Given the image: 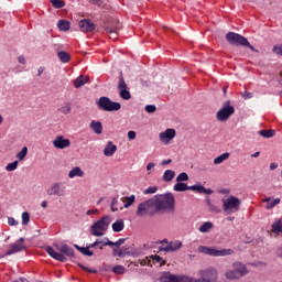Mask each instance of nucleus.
I'll use <instances>...</instances> for the list:
<instances>
[{"label":"nucleus","instance_id":"obj_14","mask_svg":"<svg viewBox=\"0 0 282 282\" xmlns=\"http://www.w3.org/2000/svg\"><path fill=\"white\" fill-rule=\"evenodd\" d=\"M175 135H176L175 129L167 128L165 131L160 132L159 140L163 144H169L171 142V140H173V138H175Z\"/></svg>","mask_w":282,"mask_h":282},{"label":"nucleus","instance_id":"obj_58","mask_svg":"<svg viewBox=\"0 0 282 282\" xmlns=\"http://www.w3.org/2000/svg\"><path fill=\"white\" fill-rule=\"evenodd\" d=\"M105 246H109V245H107V240L106 241L105 240H99V245H98L99 250H102V248H105Z\"/></svg>","mask_w":282,"mask_h":282},{"label":"nucleus","instance_id":"obj_22","mask_svg":"<svg viewBox=\"0 0 282 282\" xmlns=\"http://www.w3.org/2000/svg\"><path fill=\"white\" fill-rule=\"evenodd\" d=\"M85 175V172L83 171V169H80L79 166H75L73 167L69 173H68V177L70 180H74V177H83Z\"/></svg>","mask_w":282,"mask_h":282},{"label":"nucleus","instance_id":"obj_26","mask_svg":"<svg viewBox=\"0 0 282 282\" xmlns=\"http://www.w3.org/2000/svg\"><path fill=\"white\" fill-rule=\"evenodd\" d=\"M259 135L262 138H274L276 135V130L270 129V130H260Z\"/></svg>","mask_w":282,"mask_h":282},{"label":"nucleus","instance_id":"obj_12","mask_svg":"<svg viewBox=\"0 0 282 282\" xmlns=\"http://www.w3.org/2000/svg\"><path fill=\"white\" fill-rule=\"evenodd\" d=\"M119 96L122 100H131V93L127 89V82H124V76L122 72L119 74V83H118Z\"/></svg>","mask_w":282,"mask_h":282},{"label":"nucleus","instance_id":"obj_28","mask_svg":"<svg viewBox=\"0 0 282 282\" xmlns=\"http://www.w3.org/2000/svg\"><path fill=\"white\" fill-rule=\"evenodd\" d=\"M173 188L176 193H184L185 191H188V184L177 182Z\"/></svg>","mask_w":282,"mask_h":282},{"label":"nucleus","instance_id":"obj_9","mask_svg":"<svg viewBox=\"0 0 282 282\" xmlns=\"http://www.w3.org/2000/svg\"><path fill=\"white\" fill-rule=\"evenodd\" d=\"M198 252L208 254L209 257H230V254H235V250L232 249H215L206 246H199Z\"/></svg>","mask_w":282,"mask_h":282},{"label":"nucleus","instance_id":"obj_25","mask_svg":"<svg viewBox=\"0 0 282 282\" xmlns=\"http://www.w3.org/2000/svg\"><path fill=\"white\" fill-rule=\"evenodd\" d=\"M104 241H107L106 245H109L110 247H116V248H120V246H122V243H124V241H127V238H120L119 240H117L116 242L109 240V238H104Z\"/></svg>","mask_w":282,"mask_h":282},{"label":"nucleus","instance_id":"obj_43","mask_svg":"<svg viewBox=\"0 0 282 282\" xmlns=\"http://www.w3.org/2000/svg\"><path fill=\"white\" fill-rule=\"evenodd\" d=\"M30 224V213H22V226H28Z\"/></svg>","mask_w":282,"mask_h":282},{"label":"nucleus","instance_id":"obj_45","mask_svg":"<svg viewBox=\"0 0 282 282\" xmlns=\"http://www.w3.org/2000/svg\"><path fill=\"white\" fill-rule=\"evenodd\" d=\"M78 268H80L82 270H85V272H89L90 274H98V270L87 268L83 263H78Z\"/></svg>","mask_w":282,"mask_h":282},{"label":"nucleus","instance_id":"obj_8","mask_svg":"<svg viewBox=\"0 0 282 282\" xmlns=\"http://www.w3.org/2000/svg\"><path fill=\"white\" fill-rule=\"evenodd\" d=\"M231 116H235V106H232V102L230 100H227L217 111L216 118L219 122H227V120H230Z\"/></svg>","mask_w":282,"mask_h":282},{"label":"nucleus","instance_id":"obj_47","mask_svg":"<svg viewBox=\"0 0 282 282\" xmlns=\"http://www.w3.org/2000/svg\"><path fill=\"white\" fill-rule=\"evenodd\" d=\"M188 191H195L196 193L202 194V192L204 191V185H192V186H188Z\"/></svg>","mask_w":282,"mask_h":282},{"label":"nucleus","instance_id":"obj_37","mask_svg":"<svg viewBox=\"0 0 282 282\" xmlns=\"http://www.w3.org/2000/svg\"><path fill=\"white\" fill-rule=\"evenodd\" d=\"M28 156V147H23L22 150L15 155L18 160L23 161Z\"/></svg>","mask_w":282,"mask_h":282},{"label":"nucleus","instance_id":"obj_7","mask_svg":"<svg viewBox=\"0 0 282 282\" xmlns=\"http://www.w3.org/2000/svg\"><path fill=\"white\" fill-rule=\"evenodd\" d=\"M198 274L200 276L199 279L189 276V282H217V276L219 275L215 268L199 270Z\"/></svg>","mask_w":282,"mask_h":282},{"label":"nucleus","instance_id":"obj_30","mask_svg":"<svg viewBox=\"0 0 282 282\" xmlns=\"http://www.w3.org/2000/svg\"><path fill=\"white\" fill-rule=\"evenodd\" d=\"M57 56H58V58H59V61L62 62V63H69V61H70V56H69V53H67V52H65V51H59L58 53H57Z\"/></svg>","mask_w":282,"mask_h":282},{"label":"nucleus","instance_id":"obj_61","mask_svg":"<svg viewBox=\"0 0 282 282\" xmlns=\"http://www.w3.org/2000/svg\"><path fill=\"white\" fill-rule=\"evenodd\" d=\"M171 162H173V160L169 159V160H163L161 162V166H166V164H171Z\"/></svg>","mask_w":282,"mask_h":282},{"label":"nucleus","instance_id":"obj_39","mask_svg":"<svg viewBox=\"0 0 282 282\" xmlns=\"http://www.w3.org/2000/svg\"><path fill=\"white\" fill-rule=\"evenodd\" d=\"M138 263H140V265H150V268H153V263H151V256L145 257L144 259H139Z\"/></svg>","mask_w":282,"mask_h":282},{"label":"nucleus","instance_id":"obj_55","mask_svg":"<svg viewBox=\"0 0 282 282\" xmlns=\"http://www.w3.org/2000/svg\"><path fill=\"white\" fill-rule=\"evenodd\" d=\"M214 191L212 188L203 187L202 194L204 195H213Z\"/></svg>","mask_w":282,"mask_h":282},{"label":"nucleus","instance_id":"obj_46","mask_svg":"<svg viewBox=\"0 0 282 282\" xmlns=\"http://www.w3.org/2000/svg\"><path fill=\"white\" fill-rule=\"evenodd\" d=\"M112 272L115 274H124L126 269H124V267L118 264V265L113 267Z\"/></svg>","mask_w":282,"mask_h":282},{"label":"nucleus","instance_id":"obj_13","mask_svg":"<svg viewBox=\"0 0 282 282\" xmlns=\"http://www.w3.org/2000/svg\"><path fill=\"white\" fill-rule=\"evenodd\" d=\"M100 240H96L95 242L88 245L87 247H80L78 245H74V248L78 250L84 257H94V251H90L91 248H97V246H100Z\"/></svg>","mask_w":282,"mask_h":282},{"label":"nucleus","instance_id":"obj_24","mask_svg":"<svg viewBox=\"0 0 282 282\" xmlns=\"http://www.w3.org/2000/svg\"><path fill=\"white\" fill-rule=\"evenodd\" d=\"M113 232H122L124 230V220L119 219L112 224Z\"/></svg>","mask_w":282,"mask_h":282},{"label":"nucleus","instance_id":"obj_1","mask_svg":"<svg viewBox=\"0 0 282 282\" xmlns=\"http://www.w3.org/2000/svg\"><path fill=\"white\" fill-rule=\"evenodd\" d=\"M154 197L155 199H148L138 205L135 212L137 217H147V215L153 217L155 213L165 208L164 203L155 204V202H165L167 208H173V206H175V196H173V193L155 195Z\"/></svg>","mask_w":282,"mask_h":282},{"label":"nucleus","instance_id":"obj_19","mask_svg":"<svg viewBox=\"0 0 282 282\" xmlns=\"http://www.w3.org/2000/svg\"><path fill=\"white\" fill-rule=\"evenodd\" d=\"M25 250V245L13 243L10 245V249L6 251V257H10L11 254H17V252H23Z\"/></svg>","mask_w":282,"mask_h":282},{"label":"nucleus","instance_id":"obj_44","mask_svg":"<svg viewBox=\"0 0 282 282\" xmlns=\"http://www.w3.org/2000/svg\"><path fill=\"white\" fill-rule=\"evenodd\" d=\"M126 252L124 251H122V250H120V249H118V248H112V257H120V258H122V257H126Z\"/></svg>","mask_w":282,"mask_h":282},{"label":"nucleus","instance_id":"obj_52","mask_svg":"<svg viewBox=\"0 0 282 282\" xmlns=\"http://www.w3.org/2000/svg\"><path fill=\"white\" fill-rule=\"evenodd\" d=\"M137 135H138V133H135V131H133V130H130L128 132V139L129 140H135Z\"/></svg>","mask_w":282,"mask_h":282},{"label":"nucleus","instance_id":"obj_41","mask_svg":"<svg viewBox=\"0 0 282 282\" xmlns=\"http://www.w3.org/2000/svg\"><path fill=\"white\" fill-rule=\"evenodd\" d=\"M17 169H19V161H13L12 163H9L6 166V171H9V172L17 171Z\"/></svg>","mask_w":282,"mask_h":282},{"label":"nucleus","instance_id":"obj_18","mask_svg":"<svg viewBox=\"0 0 282 282\" xmlns=\"http://www.w3.org/2000/svg\"><path fill=\"white\" fill-rule=\"evenodd\" d=\"M116 151H118V147L113 144L112 141H108L104 149V155H106V158H111L115 155Z\"/></svg>","mask_w":282,"mask_h":282},{"label":"nucleus","instance_id":"obj_2","mask_svg":"<svg viewBox=\"0 0 282 282\" xmlns=\"http://www.w3.org/2000/svg\"><path fill=\"white\" fill-rule=\"evenodd\" d=\"M58 252L54 250L52 247H46V252L55 259V261H59L61 263H67V257L69 259H76V252L74 248L69 247V245H59L56 246ZM61 252V253H59Z\"/></svg>","mask_w":282,"mask_h":282},{"label":"nucleus","instance_id":"obj_3","mask_svg":"<svg viewBox=\"0 0 282 282\" xmlns=\"http://www.w3.org/2000/svg\"><path fill=\"white\" fill-rule=\"evenodd\" d=\"M226 41L229 45H235L236 47H248L251 52H257V48L250 44L248 39L239 33L228 32L226 34Z\"/></svg>","mask_w":282,"mask_h":282},{"label":"nucleus","instance_id":"obj_10","mask_svg":"<svg viewBox=\"0 0 282 282\" xmlns=\"http://www.w3.org/2000/svg\"><path fill=\"white\" fill-rule=\"evenodd\" d=\"M239 206H241V200H239V198L235 196L223 199V210L227 213V215H232V213H237L239 210Z\"/></svg>","mask_w":282,"mask_h":282},{"label":"nucleus","instance_id":"obj_40","mask_svg":"<svg viewBox=\"0 0 282 282\" xmlns=\"http://www.w3.org/2000/svg\"><path fill=\"white\" fill-rule=\"evenodd\" d=\"M51 3L57 10H61V8H65V1H63V0H51Z\"/></svg>","mask_w":282,"mask_h":282},{"label":"nucleus","instance_id":"obj_21","mask_svg":"<svg viewBox=\"0 0 282 282\" xmlns=\"http://www.w3.org/2000/svg\"><path fill=\"white\" fill-rule=\"evenodd\" d=\"M265 205L267 210H272L274 206L281 204V198H275L272 200V198L268 197L262 200Z\"/></svg>","mask_w":282,"mask_h":282},{"label":"nucleus","instance_id":"obj_48","mask_svg":"<svg viewBox=\"0 0 282 282\" xmlns=\"http://www.w3.org/2000/svg\"><path fill=\"white\" fill-rule=\"evenodd\" d=\"M154 193H158V186H150L143 191L144 195H153Z\"/></svg>","mask_w":282,"mask_h":282},{"label":"nucleus","instance_id":"obj_56","mask_svg":"<svg viewBox=\"0 0 282 282\" xmlns=\"http://www.w3.org/2000/svg\"><path fill=\"white\" fill-rule=\"evenodd\" d=\"M274 54L282 56V46H273Z\"/></svg>","mask_w":282,"mask_h":282},{"label":"nucleus","instance_id":"obj_51","mask_svg":"<svg viewBox=\"0 0 282 282\" xmlns=\"http://www.w3.org/2000/svg\"><path fill=\"white\" fill-rule=\"evenodd\" d=\"M207 206H208L210 213H218L219 212L217 209V207L215 205H213V203H210V200L207 202Z\"/></svg>","mask_w":282,"mask_h":282},{"label":"nucleus","instance_id":"obj_42","mask_svg":"<svg viewBox=\"0 0 282 282\" xmlns=\"http://www.w3.org/2000/svg\"><path fill=\"white\" fill-rule=\"evenodd\" d=\"M176 182H188V174L186 172L178 174L176 177Z\"/></svg>","mask_w":282,"mask_h":282},{"label":"nucleus","instance_id":"obj_11","mask_svg":"<svg viewBox=\"0 0 282 282\" xmlns=\"http://www.w3.org/2000/svg\"><path fill=\"white\" fill-rule=\"evenodd\" d=\"M160 282H189L188 275H175L170 271L163 272Z\"/></svg>","mask_w":282,"mask_h":282},{"label":"nucleus","instance_id":"obj_57","mask_svg":"<svg viewBox=\"0 0 282 282\" xmlns=\"http://www.w3.org/2000/svg\"><path fill=\"white\" fill-rule=\"evenodd\" d=\"M160 252H171V245H167L166 247H160Z\"/></svg>","mask_w":282,"mask_h":282},{"label":"nucleus","instance_id":"obj_16","mask_svg":"<svg viewBox=\"0 0 282 282\" xmlns=\"http://www.w3.org/2000/svg\"><path fill=\"white\" fill-rule=\"evenodd\" d=\"M70 145L72 141H69V139H65L63 135H57L53 141V147H55V149H67Z\"/></svg>","mask_w":282,"mask_h":282},{"label":"nucleus","instance_id":"obj_32","mask_svg":"<svg viewBox=\"0 0 282 282\" xmlns=\"http://www.w3.org/2000/svg\"><path fill=\"white\" fill-rule=\"evenodd\" d=\"M151 263H160V265H166V260H164L162 257L158 254L150 256Z\"/></svg>","mask_w":282,"mask_h":282},{"label":"nucleus","instance_id":"obj_62","mask_svg":"<svg viewBox=\"0 0 282 282\" xmlns=\"http://www.w3.org/2000/svg\"><path fill=\"white\" fill-rule=\"evenodd\" d=\"M151 169H155V163H148L147 171H151Z\"/></svg>","mask_w":282,"mask_h":282},{"label":"nucleus","instance_id":"obj_35","mask_svg":"<svg viewBox=\"0 0 282 282\" xmlns=\"http://www.w3.org/2000/svg\"><path fill=\"white\" fill-rule=\"evenodd\" d=\"M123 202V208H130V206H133V204H135V195L126 197V200Z\"/></svg>","mask_w":282,"mask_h":282},{"label":"nucleus","instance_id":"obj_53","mask_svg":"<svg viewBox=\"0 0 282 282\" xmlns=\"http://www.w3.org/2000/svg\"><path fill=\"white\" fill-rule=\"evenodd\" d=\"M8 224L9 226H19V221H17V219L9 217L8 218Z\"/></svg>","mask_w":282,"mask_h":282},{"label":"nucleus","instance_id":"obj_27","mask_svg":"<svg viewBox=\"0 0 282 282\" xmlns=\"http://www.w3.org/2000/svg\"><path fill=\"white\" fill-rule=\"evenodd\" d=\"M57 28L61 30V32H67V30L70 28V23L67 20H59L57 22Z\"/></svg>","mask_w":282,"mask_h":282},{"label":"nucleus","instance_id":"obj_17","mask_svg":"<svg viewBox=\"0 0 282 282\" xmlns=\"http://www.w3.org/2000/svg\"><path fill=\"white\" fill-rule=\"evenodd\" d=\"M79 28L82 32H94L96 24L91 20L84 19L79 21Z\"/></svg>","mask_w":282,"mask_h":282},{"label":"nucleus","instance_id":"obj_23","mask_svg":"<svg viewBox=\"0 0 282 282\" xmlns=\"http://www.w3.org/2000/svg\"><path fill=\"white\" fill-rule=\"evenodd\" d=\"M89 127L94 131V133H97V135H100V133H102V122L93 120Z\"/></svg>","mask_w":282,"mask_h":282},{"label":"nucleus","instance_id":"obj_63","mask_svg":"<svg viewBox=\"0 0 282 282\" xmlns=\"http://www.w3.org/2000/svg\"><path fill=\"white\" fill-rule=\"evenodd\" d=\"M276 169H279V165L276 163H271L270 164V170L271 171H276Z\"/></svg>","mask_w":282,"mask_h":282},{"label":"nucleus","instance_id":"obj_64","mask_svg":"<svg viewBox=\"0 0 282 282\" xmlns=\"http://www.w3.org/2000/svg\"><path fill=\"white\" fill-rule=\"evenodd\" d=\"M14 282H30V281L28 279H25V278H19Z\"/></svg>","mask_w":282,"mask_h":282},{"label":"nucleus","instance_id":"obj_34","mask_svg":"<svg viewBox=\"0 0 282 282\" xmlns=\"http://www.w3.org/2000/svg\"><path fill=\"white\" fill-rule=\"evenodd\" d=\"M228 158H230V153H228V152L223 153L221 155L217 156L214 160V164H221L223 162H226V160H228Z\"/></svg>","mask_w":282,"mask_h":282},{"label":"nucleus","instance_id":"obj_4","mask_svg":"<svg viewBox=\"0 0 282 282\" xmlns=\"http://www.w3.org/2000/svg\"><path fill=\"white\" fill-rule=\"evenodd\" d=\"M232 268V270H227L225 272V276L228 281H237L248 274V268L241 262H234Z\"/></svg>","mask_w":282,"mask_h":282},{"label":"nucleus","instance_id":"obj_33","mask_svg":"<svg viewBox=\"0 0 282 282\" xmlns=\"http://www.w3.org/2000/svg\"><path fill=\"white\" fill-rule=\"evenodd\" d=\"M59 113H63L64 116H67L72 113V104L66 102L64 106L58 108Z\"/></svg>","mask_w":282,"mask_h":282},{"label":"nucleus","instance_id":"obj_29","mask_svg":"<svg viewBox=\"0 0 282 282\" xmlns=\"http://www.w3.org/2000/svg\"><path fill=\"white\" fill-rule=\"evenodd\" d=\"M215 225L210 221H205L203 225L198 228L199 232H210L213 230Z\"/></svg>","mask_w":282,"mask_h":282},{"label":"nucleus","instance_id":"obj_15","mask_svg":"<svg viewBox=\"0 0 282 282\" xmlns=\"http://www.w3.org/2000/svg\"><path fill=\"white\" fill-rule=\"evenodd\" d=\"M47 195H56L57 197H63L65 195V187L61 183H54L48 189Z\"/></svg>","mask_w":282,"mask_h":282},{"label":"nucleus","instance_id":"obj_50","mask_svg":"<svg viewBox=\"0 0 282 282\" xmlns=\"http://www.w3.org/2000/svg\"><path fill=\"white\" fill-rule=\"evenodd\" d=\"M118 204V196L112 198L110 208L112 210V213H118V208H113V206H116Z\"/></svg>","mask_w":282,"mask_h":282},{"label":"nucleus","instance_id":"obj_54","mask_svg":"<svg viewBox=\"0 0 282 282\" xmlns=\"http://www.w3.org/2000/svg\"><path fill=\"white\" fill-rule=\"evenodd\" d=\"M241 96L245 98V100H249V98H252V93L243 91L241 93Z\"/></svg>","mask_w":282,"mask_h":282},{"label":"nucleus","instance_id":"obj_60","mask_svg":"<svg viewBox=\"0 0 282 282\" xmlns=\"http://www.w3.org/2000/svg\"><path fill=\"white\" fill-rule=\"evenodd\" d=\"M18 62L21 64V65H25V57L23 55H20L18 57Z\"/></svg>","mask_w":282,"mask_h":282},{"label":"nucleus","instance_id":"obj_49","mask_svg":"<svg viewBox=\"0 0 282 282\" xmlns=\"http://www.w3.org/2000/svg\"><path fill=\"white\" fill-rule=\"evenodd\" d=\"M145 111L147 113H155V111H158V108L155 107V105H148L145 106Z\"/></svg>","mask_w":282,"mask_h":282},{"label":"nucleus","instance_id":"obj_38","mask_svg":"<svg viewBox=\"0 0 282 282\" xmlns=\"http://www.w3.org/2000/svg\"><path fill=\"white\" fill-rule=\"evenodd\" d=\"M272 231L278 235L279 232H282V220L280 219L278 223H274L272 226Z\"/></svg>","mask_w":282,"mask_h":282},{"label":"nucleus","instance_id":"obj_5","mask_svg":"<svg viewBox=\"0 0 282 282\" xmlns=\"http://www.w3.org/2000/svg\"><path fill=\"white\" fill-rule=\"evenodd\" d=\"M97 108L100 111H120V109H122V105L118 101H112L109 97H100L97 101H96Z\"/></svg>","mask_w":282,"mask_h":282},{"label":"nucleus","instance_id":"obj_36","mask_svg":"<svg viewBox=\"0 0 282 282\" xmlns=\"http://www.w3.org/2000/svg\"><path fill=\"white\" fill-rule=\"evenodd\" d=\"M171 252H177L182 248V241L175 240L170 242Z\"/></svg>","mask_w":282,"mask_h":282},{"label":"nucleus","instance_id":"obj_31","mask_svg":"<svg viewBox=\"0 0 282 282\" xmlns=\"http://www.w3.org/2000/svg\"><path fill=\"white\" fill-rule=\"evenodd\" d=\"M173 177H175V171L166 170L163 174V182H172Z\"/></svg>","mask_w":282,"mask_h":282},{"label":"nucleus","instance_id":"obj_59","mask_svg":"<svg viewBox=\"0 0 282 282\" xmlns=\"http://www.w3.org/2000/svg\"><path fill=\"white\" fill-rule=\"evenodd\" d=\"M90 3H93L94 6H102V0H90Z\"/></svg>","mask_w":282,"mask_h":282},{"label":"nucleus","instance_id":"obj_20","mask_svg":"<svg viewBox=\"0 0 282 282\" xmlns=\"http://www.w3.org/2000/svg\"><path fill=\"white\" fill-rule=\"evenodd\" d=\"M87 83H89V76L79 75L74 82V87L79 89V87L87 85Z\"/></svg>","mask_w":282,"mask_h":282},{"label":"nucleus","instance_id":"obj_6","mask_svg":"<svg viewBox=\"0 0 282 282\" xmlns=\"http://www.w3.org/2000/svg\"><path fill=\"white\" fill-rule=\"evenodd\" d=\"M109 224H111L109 216H104L100 220H97L95 224L91 225L90 234L94 237H104V235L109 229Z\"/></svg>","mask_w":282,"mask_h":282}]
</instances>
